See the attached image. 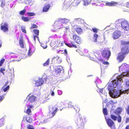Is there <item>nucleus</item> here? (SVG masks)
<instances>
[{
	"instance_id": "f257e3e1",
	"label": "nucleus",
	"mask_w": 129,
	"mask_h": 129,
	"mask_svg": "<svg viewBox=\"0 0 129 129\" xmlns=\"http://www.w3.org/2000/svg\"><path fill=\"white\" fill-rule=\"evenodd\" d=\"M122 79L115 80L112 81V84L109 85L108 89L111 96L114 98H117L122 94L124 93V91L116 90L114 88L120 85Z\"/></svg>"
},
{
	"instance_id": "f03ea898",
	"label": "nucleus",
	"mask_w": 129,
	"mask_h": 129,
	"mask_svg": "<svg viewBox=\"0 0 129 129\" xmlns=\"http://www.w3.org/2000/svg\"><path fill=\"white\" fill-rule=\"evenodd\" d=\"M114 25L117 28H122L125 31L129 30V23L126 20L124 19H119L115 22Z\"/></svg>"
},
{
	"instance_id": "7ed1b4c3",
	"label": "nucleus",
	"mask_w": 129,
	"mask_h": 129,
	"mask_svg": "<svg viewBox=\"0 0 129 129\" xmlns=\"http://www.w3.org/2000/svg\"><path fill=\"white\" fill-rule=\"evenodd\" d=\"M70 20L69 19H60L59 20L56 21L55 23L54 24L56 25L57 26V28H56L55 27V28L56 29H60L61 28H63V29L64 30V33H67V31L69 30V27L67 26L66 27H63V25L62 24H67L69 21Z\"/></svg>"
},
{
	"instance_id": "20e7f679",
	"label": "nucleus",
	"mask_w": 129,
	"mask_h": 129,
	"mask_svg": "<svg viewBox=\"0 0 129 129\" xmlns=\"http://www.w3.org/2000/svg\"><path fill=\"white\" fill-rule=\"evenodd\" d=\"M49 114L48 115L50 118L52 117H53L55 114L56 113L58 110L57 105H55L53 106L52 107H51L49 106Z\"/></svg>"
},
{
	"instance_id": "39448f33",
	"label": "nucleus",
	"mask_w": 129,
	"mask_h": 129,
	"mask_svg": "<svg viewBox=\"0 0 129 129\" xmlns=\"http://www.w3.org/2000/svg\"><path fill=\"white\" fill-rule=\"evenodd\" d=\"M102 56L104 58L108 60L111 55V52L109 49L105 48L101 52Z\"/></svg>"
},
{
	"instance_id": "423d86ee",
	"label": "nucleus",
	"mask_w": 129,
	"mask_h": 129,
	"mask_svg": "<svg viewBox=\"0 0 129 129\" xmlns=\"http://www.w3.org/2000/svg\"><path fill=\"white\" fill-rule=\"evenodd\" d=\"M128 67V65L126 63H123L119 67V71L123 73H126V74H123V75H127V74L128 72L127 68Z\"/></svg>"
},
{
	"instance_id": "0eeeda50",
	"label": "nucleus",
	"mask_w": 129,
	"mask_h": 129,
	"mask_svg": "<svg viewBox=\"0 0 129 129\" xmlns=\"http://www.w3.org/2000/svg\"><path fill=\"white\" fill-rule=\"evenodd\" d=\"M105 120L107 124L111 128V129H116L115 123L111 119H107L105 118Z\"/></svg>"
},
{
	"instance_id": "6e6552de",
	"label": "nucleus",
	"mask_w": 129,
	"mask_h": 129,
	"mask_svg": "<svg viewBox=\"0 0 129 129\" xmlns=\"http://www.w3.org/2000/svg\"><path fill=\"white\" fill-rule=\"evenodd\" d=\"M73 22V23H77L80 24V26L82 27H83L85 25L84 20L80 18L74 19Z\"/></svg>"
},
{
	"instance_id": "1a4fd4ad",
	"label": "nucleus",
	"mask_w": 129,
	"mask_h": 129,
	"mask_svg": "<svg viewBox=\"0 0 129 129\" xmlns=\"http://www.w3.org/2000/svg\"><path fill=\"white\" fill-rule=\"evenodd\" d=\"M81 41H73L71 42V43H65L66 45L70 47H73L74 48H77L76 46V43L80 44L81 43Z\"/></svg>"
},
{
	"instance_id": "9d476101",
	"label": "nucleus",
	"mask_w": 129,
	"mask_h": 129,
	"mask_svg": "<svg viewBox=\"0 0 129 129\" xmlns=\"http://www.w3.org/2000/svg\"><path fill=\"white\" fill-rule=\"evenodd\" d=\"M1 29L4 32H6L8 31V23L6 22L4 23H1Z\"/></svg>"
},
{
	"instance_id": "9b49d317",
	"label": "nucleus",
	"mask_w": 129,
	"mask_h": 129,
	"mask_svg": "<svg viewBox=\"0 0 129 129\" xmlns=\"http://www.w3.org/2000/svg\"><path fill=\"white\" fill-rule=\"evenodd\" d=\"M129 52V47L125 46L122 48L121 52H120L123 55H125L128 54Z\"/></svg>"
},
{
	"instance_id": "f8f14e48",
	"label": "nucleus",
	"mask_w": 129,
	"mask_h": 129,
	"mask_svg": "<svg viewBox=\"0 0 129 129\" xmlns=\"http://www.w3.org/2000/svg\"><path fill=\"white\" fill-rule=\"evenodd\" d=\"M121 32L119 31H115L113 33L112 37L114 39L118 38L121 36Z\"/></svg>"
},
{
	"instance_id": "ddd939ff",
	"label": "nucleus",
	"mask_w": 129,
	"mask_h": 129,
	"mask_svg": "<svg viewBox=\"0 0 129 129\" xmlns=\"http://www.w3.org/2000/svg\"><path fill=\"white\" fill-rule=\"evenodd\" d=\"M124 55L122 54L120 52L118 54V56L117 57V59L119 62H121L125 58Z\"/></svg>"
},
{
	"instance_id": "4468645a",
	"label": "nucleus",
	"mask_w": 129,
	"mask_h": 129,
	"mask_svg": "<svg viewBox=\"0 0 129 129\" xmlns=\"http://www.w3.org/2000/svg\"><path fill=\"white\" fill-rule=\"evenodd\" d=\"M44 83V81L41 78H39L35 82L36 86L38 87L42 85Z\"/></svg>"
},
{
	"instance_id": "2eb2a0df",
	"label": "nucleus",
	"mask_w": 129,
	"mask_h": 129,
	"mask_svg": "<svg viewBox=\"0 0 129 129\" xmlns=\"http://www.w3.org/2000/svg\"><path fill=\"white\" fill-rule=\"evenodd\" d=\"M60 41H53L50 43V45L52 47H58L60 43Z\"/></svg>"
},
{
	"instance_id": "dca6fc26",
	"label": "nucleus",
	"mask_w": 129,
	"mask_h": 129,
	"mask_svg": "<svg viewBox=\"0 0 129 129\" xmlns=\"http://www.w3.org/2000/svg\"><path fill=\"white\" fill-rule=\"evenodd\" d=\"M36 98L34 95H31L30 94L28 95L27 97L28 101L31 102H34Z\"/></svg>"
},
{
	"instance_id": "f3484780",
	"label": "nucleus",
	"mask_w": 129,
	"mask_h": 129,
	"mask_svg": "<svg viewBox=\"0 0 129 129\" xmlns=\"http://www.w3.org/2000/svg\"><path fill=\"white\" fill-rule=\"evenodd\" d=\"M62 69V67L61 66H58L55 69V74L57 75H59Z\"/></svg>"
},
{
	"instance_id": "a211bd4d",
	"label": "nucleus",
	"mask_w": 129,
	"mask_h": 129,
	"mask_svg": "<svg viewBox=\"0 0 129 129\" xmlns=\"http://www.w3.org/2000/svg\"><path fill=\"white\" fill-rule=\"evenodd\" d=\"M118 3L114 1H112L111 2H107L106 3L105 6H109L112 7L116 6L118 5Z\"/></svg>"
},
{
	"instance_id": "6ab92c4d",
	"label": "nucleus",
	"mask_w": 129,
	"mask_h": 129,
	"mask_svg": "<svg viewBox=\"0 0 129 129\" xmlns=\"http://www.w3.org/2000/svg\"><path fill=\"white\" fill-rule=\"evenodd\" d=\"M63 5V9L65 10L68 9L71 6V4L69 2H68L66 3H64Z\"/></svg>"
},
{
	"instance_id": "aec40b11",
	"label": "nucleus",
	"mask_w": 129,
	"mask_h": 129,
	"mask_svg": "<svg viewBox=\"0 0 129 129\" xmlns=\"http://www.w3.org/2000/svg\"><path fill=\"white\" fill-rule=\"evenodd\" d=\"M78 119L81 123H84L86 121L85 118L84 117L80 116Z\"/></svg>"
},
{
	"instance_id": "412c9836",
	"label": "nucleus",
	"mask_w": 129,
	"mask_h": 129,
	"mask_svg": "<svg viewBox=\"0 0 129 129\" xmlns=\"http://www.w3.org/2000/svg\"><path fill=\"white\" fill-rule=\"evenodd\" d=\"M122 108L121 107H118L115 110V113L117 115H119L122 112Z\"/></svg>"
},
{
	"instance_id": "4be33fe9",
	"label": "nucleus",
	"mask_w": 129,
	"mask_h": 129,
	"mask_svg": "<svg viewBox=\"0 0 129 129\" xmlns=\"http://www.w3.org/2000/svg\"><path fill=\"white\" fill-rule=\"evenodd\" d=\"M41 43V45L42 47L43 48L45 49L47 47V42L45 41H42V42H40Z\"/></svg>"
},
{
	"instance_id": "5701e85b",
	"label": "nucleus",
	"mask_w": 129,
	"mask_h": 129,
	"mask_svg": "<svg viewBox=\"0 0 129 129\" xmlns=\"http://www.w3.org/2000/svg\"><path fill=\"white\" fill-rule=\"evenodd\" d=\"M83 5L87 6L90 4L91 0H82Z\"/></svg>"
},
{
	"instance_id": "b1692460",
	"label": "nucleus",
	"mask_w": 129,
	"mask_h": 129,
	"mask_svg": "<svg viewBox=\"0 0 129 129\" xmlns=\"http://www.w3.org/2000/svg\"><path fill=\"white\" fill-rule=\"evenodd\" d=\"M50 7V6L49 4H48L46 5L44 7L43 11V12H46L48 10L49 8Z\"/></svg>"
},
{
	"instance_id": "393cba45",
	"label": "nucleus",
	"mask_w": 129,
	"mask_h": 129,
	"mask_svg": "<svg viewBox=\"0 0 129 129\" xmlns=\"http://www.w3.org/2000/svg\"><path fill=\"white\" fill-rule=\"evenodd\" d=\"M59 56L57 55H56V56L53 57L52 58V59H55L57 61V63H60L61 62V61L60 59H59Z\"/></svg>"
},
{
	"instance_id": "a878e982",
	"label": "nucleus",
	"mask_w": 129,
	"mask_h": 129,
	"mask_svg": "<svg viewBox=\"0 0 129 129\" xmlns=\"http://www.w3.org/2000/svg\"><path fill=\"white\" fill-rule=\"evenodd\" d=\"M80 0H74L72 3V5L73 6H77L80 3Z\"/></svg>"
},
{
	"instance_id": "bb28decb",
	"label": "nucleus",
	"mask_w": 129,
	"mask_h": 129,
	"mask_svg": "<svg viewBox=\"0 0 129 129\" xmlns=\"http://www.w3.org/2000/svg\"><path fill=\"white\" fill-rule=\"evenodd\" d=\"M74 29L75 31L78 34H80L82 32V30L80 28H75Z\"/></svg>"
},
{
	"instance_id": "cd10ccee",
	"label": "nucleus",
	"mask_w": 129,
	"mask_h": 129,
	"mask_svg": "<svg viewBox=\"0 0 129 129\" xmlns=\"http://www.w3.org/2000/svg\"><path fill=\"white\" fill-rule=\"evenodd\" d=\"M71 38L74 40H78L81 39V38L76 35H73Z\"/></svg>"
},
{
	"instance_id": "c85d7f7f",
	"label": "nucleus",
	"mask_w": 129,
	"mask_h": 129,
	"mask_svg": "<svg viewBox=\"0 0 129 129\" xmlns=\"http://www.w3.org/2000/svg\"><path fill=\"white\" fill-rule=\"evenodd\" d=\"M19 41V44L20 47L22 48H24L25 44L24 42L23 41Z\"/></svg>"
},
{
	"instance_id": "c756f323",
	"label": "nucleus",
	"mask_w": 129,
	"mask_h": 129,
	"mask_svg": "<svg viewBox=\"0 0 129 129\" xmlns=\"http://www.w3.org/2000/svg\"><path fill=\"white\" fill-rule=\"evenodd\" d=\"M21 18L25 22L27 21L30 19V18L28 17H25L22 16Z\"/></svg>"
},
{
	"instance_id": "7c9ffc66",
	"label": "nucleus",
	"mask_w": 129,
	"mask_h": 129,
	"mask_svg": "<svg viewBox=\"0 0 129 129\" xmlns=\"http://www.w3.org/2000/svg\"><path fill=\"white\" fill-rule=\"evenodd\" d=\"M73 108L75 109L76 112H79L80 110V108L77 105H75Z\"/></svg>"
},
{
	"instance_id": "2f4dec72",
	"label": "nucleus",
	"mask_w": 129,
	"mask_h": 129,
	"mask_svg": "<svg viewBox=\"0 0 129 129\" xmlns=\"http://www.w3.org/2000/svg\"><path fill=\"white\" fill-rule=\"evenodd\" d=\"M110 117L114 121L116 120L117 118L116 116L112 114H111Z\"/></svg>"
},
{
	"instance_id": "473e14b6",
	"label": "nucleus",
	"mask_w": 129,
	"mask_h": 129,
	"mask_svg": "<svg viewBox=\"0 0 129 129\" xmlns=\"http://www.w3.org/2000/svg\"><path fill=\"white\" fill-rule=\"evenodd\" d=\"M50 62L49 59H48L47 61L43 64L44 66H46L49 64Z\"/></svg>"
},
{
	"instance_id": "72a5a7b5",
	"label": "nucleus",
	"mask_w": 129,
	"mask_h": 129,
	"mask_svg": "<svg viewBox=\"0 0 129 129\" xmlns=\"http://www.w3.org/2000/svg\"><path fill=\"white\" fill-rule=\"evenodd\" d=\"M103 112L105 115H107L108 114V110L106 108H103Z\"/></svg>"
},
{
	"instance_id": "f704fd0d",
	"label": "nucleus",
	"mask_w": 129,
	"mask_h": 129,
	"mask_svg": "<svg viewBox=\"0 0 129 129\" xmlns=\"http://www.w3.org/2000/svg\"><path fill=\"white\" fill-rule=\"evenodd\" d=\"M21 29L23 32L26 33V31L25 29V26H22L21 27Z\"/></svg>"
},
{
	"instance_id": "c9c22d12",
	"label": "nucleus",
	"mask_w": 129,
	"mask_h": 129,
	"mask_svg": "<svg viewBox=\"0 0 129 129\" xmlns=\"http://www.w3.org/2000/svg\"><path fill=\"white\" fill-rule=\"evenodd\" d=\"M68 105L69 107H74V105H73L72 103L71 102H69L68 103Z\"/></svg>"
},
{
	"instance_id": "e433bc0d",
	"label": "nucleus",
	"mask_w": 129,
	"mask_h": 129,
	"mask_svg": "<svg viewBox=\"0 0 129 129\" xmlns=\"http://www.w3.org/2000/svg\"><path fill=\"white\" fill-rule=\"evenodd\" d=\"M27 128L28 129H35L33 125L28 124L27 126Z\"/></svg>"
},
{
	"instance_id": "4c0bfd02",
	"label": "nucleus",
	"mask_w": 129,
	"mask_h": 129,
	"mask_svg": "<svg viewBox=\"0 0 129 129\" xmlns=\"http://www.w3.org/2000/svg\"><path fill=\"white\" fill-rule=\"evenodd\" d=\"M27 14L28 16H33L35 15V13L33 12H27Z\"/></svg>"
},
{
	"instance_id": "58836bf2",
	"label": "nucleus",
	"mask_w": 129,
	"mask_h": 129,
	"mask_svg": "<svg viewBox=\"0 0 129 129\" xmlns=\"http://www.w3.org/2000/svg\"><path fill=\"white\" fill-rule=\"evenodd\" d=\"M57 36L56 35H55L54 36H51L49 37V40H53L54 39V38H55L56 37H57Z\"/></svg>"
},
{
	"instance_id": "ea45409f",
	"label": "nucleus",
	"mask_w": 129,
	"mask_h": 129,
	"mask_svg": "<svg viewBox=\"0 0 129 129\" xmlns=\"http://www.w3.org/2000/svg\"><path fill=\"white\" fill-rule=\"evenodd\" d=\"M117 118V121L119 122H120L121 121V116L119 115Z\"/></svg>"
},
{
	"instance_id": "a19ab883",
	"label": "nucleus",
	"mask_w": 129,
	"mask_h": 129,
	"mask_svg": "<svg viewBox=\"0 0 129 129\" xmlns=\"http://www.w3.org/2000/svg\"><path fill=\"white\" fill-rule=\"evenodd\" d=\"M26 113L28 115L30 114V113H31V111L30 109H27L26 111Z\"/></svg>"
},
{
	"instance_id": "79ce46f5",
	"label": "nucleus",
	"mask_w": 129,
	"mask_h": 129,
	"mask_svg": "<svg viewBox=\"0 0 129 129\" xmlns=\"http://www.w3.org/2000/svg\"><path fill=\"white\" fill-rule=\"evenodd\" d=\"M35 33L37 36L39 35V31L38 30L35 29L34 30Z\"/></svg>"
},
{
	"instance_id": "37998d69",
	"label": "nucleus",
	"mask_w": 129,
	"mask_h": 129,
	"mask_svg": "<svg viewBox=\"0 0 129 129\" xmlns=\"http://www.w3.org/2000/svg\"><path fill=\"white\" fill-rule=\"evenodd\" d=\"M121 44L122 45H127L129 44V41L127 42H121Z\"/></svg>"
},
{
	"instance_id": "c03bdc74",
	"label": "nucleus",
	"mask_w": 129,
	"mask_h": 129,
	"mask_svg": "<svg viewBox=\"0 0 129 129\" xmlns=\"http://www.w3.org/2000/svg\"><path fill=\"white\" fill-rule=\"evenodd\" d=\"M26 11V10L25 9H24L23 10L20 11V15H23L25 13Z\"/></svg>"
},
{
	"instance_id": "a18cd8bd",
	"label": "nucleus",
	"mask_w": 129,
	"mask_h": 129,
	"mask_svg": "<svg viewBox=\"0 0 129 129\" xmlns=\"http://www.w3.org/2000/svg\"><path fill=\"white\" fill-rule=\"evenodd\" d=\"M5 59L3 58L0 61V67L2 66L4 62Z\"/></svg>"
},
{
	"instance_id": "49530a36",
	"label": "nucleus",
	"mask_w": 129,
	"mask_h": 129,
	"mask_svg": "<svg viewBox=\"0 0 129 129\" xmlns=\"http://www.w3.org/2000/svg\"><path fill=\"white\" fill-rule=\"evenodd\" d=\"M93 38L95 40H96L98 37V35L96 34H94L93 35Z\"/></svg>"
},
{
	"instance_id": "de8ad7c7",
	"label": "nucleus",
	"mask_w": 129,
	"mask_h": 129,
	"mask_svg": "<svg viewBox=\"0 0 129 129\" xmlns=\"http://www.w3.org/2000/svg\"><path fill=\"white\" fill-rule=\"evenodd\" d=\"M9 89V85H8L7 86V87L3 89V91H4L5 92L7 91V90H8Z\"/></svg>"
},
{
	"instance_id": "09e8293b",
	"label": "nucleus",
	"mask_w": 129,
	"mask_h": 129,
	"mask_svg": "<svg viewBox=\"0 0 129 129\" xmlns=\"http://www.w3.org/2000/svg\"><path fill=\"white\" fill-rule=\"evenodd\" d=\"M28 55H31L32 53V51H31V48H29L28 51Z\"/></svg>"
},
{
	"instance_id": "8fccbe9b",
	"label": "nucleus",
	"mask_w": 129,
	"mask_h": 129,
	"mask_svg": "<svg viewBox=\"0 0 129 129\" xmlns=\"http://www.w3.org/2000/svg\"><path fill=\"white\" fill-rule=\"evenodd\" d=\"M92 31L95 33H97L98 31V30L96 28H92Z\"/></svg>"
},
{
	"instance_id": "3c124183",
	"label": "nucleus",
	"mask_w": 129,
	"mask_h": 129,
	"mask_svg": "<svg viewBox=\"0 0 129 129\" xmlns=\"http://www.w3.org/2000/svg\"><path fill=\"white\" fill-rule=\"evenodd\" d=\"M125 110L127 114L129 115V105L127 106V108L125 109Z\"/></svg>"
},
{
	"instance_id": "603ef678",
	"label": "nucleus",
	"mask_w": 129,
	"mask_h": 129,
	"mask_svg": "<svg viewBox=\"0 0 129 129\" xmlns=\"http://www.w3.org/2000/svg\"><path fill=\"white\" fill-rule=\"evenodd\" d=\"M4 123V120L2 119H0V127Z\"/></svg>"
},
{
	"instance_id": "864d4df0",
	"label": "nucleus",
	"mask_w": 129,
	"mask_h": 129,
	"mask_svg": "<svg viewBox=\"0 0 129 129\" xmlns=\"http://www.w3.org/2000/svg\"><path fill=\"white\" fill-rule=\"evenodd\" d=\"M37 27V26L35 24H33L31 25L30 28L33 29L35 28H36Z\"/></svg>"
},
{
	"instance_id": "5fc2aeb1",
	"label": "nucleus",
	"mask_w": 129,
	"mask_h": 129,
	"mask_svg": "<svg viewBox=\"0 0 129 129\" xmlns=\"http://www.w3.org/2000/svg\"><path fill=\"white\" fill-rule=\"evenodd\" d=\"M26 120L28 122L30 123H31L32 122V119L30 118H29L28 119V118H27L26 119Z\"/></svg>"
},
{
	"instance_id": "6e6d98bb",
	"label": "nucleus",
	"mask_w": 129,
	"mask_h": 129,
	"mask_svg": "<svg viewBox=\"0 0 129 129\" xmlns=\"http://www.w3.org/2000/svg\"><path fill=\"white\" fill-rule=\"evenodd\" d=\"M36 39H37V40H39L38 37L36 35H34V40H36Z\"/></svg>"
},
{
	"instance_id": "4d7b16f0",
	"label": "nucleus",
	"mask_w": 129,
	"mask_h": 129,
	"mask_svg": "<svg viewBox=\"0 0 129 129\" xmlns=\"http://www.w3.org/2000/svg\"><path fill=\"white\" fill-rule=\"evenodd\" d=\"M5 69L4 68H2L0 70V72L3 73V75L4 74V72H3V71H5Z\"/></svg>"
},
{
	"instance_id": "13d9d810",
	"label": "nucleus",
	"mask_w": 129,
	"mask_h": 129,
	"mask_svg": "<svg viewBox=\"0 0 129 129\" xmlns=\"http://www.w3.org/2000/svg\"><path fill=\"white\" fill-rule=\"evenodd\" d=\"M28 2L29 5L30 6L32 5L33 4V2L32 0H28Z\"/></svg>"
},
{
	"instance_id": "bf43d9fd",
	"label": "nucleus",
	"mask_w": 129,
	"mask_h": 129,
	"mask_svg": "<svg viewBox=\"0 0 129 129\" xmlns=\"http://www.w3.org/2000/svg\"><path fill=\"white\" fill-rule=\"evenodd\" d=\"M50 93L52 96H53L54 95L55 93L53 91H51Z\"/></svg>"
},
{
	"instance_id": "052dcab7",
	"label": "nucleus",
	"mask_w": 129,
	"mask_h": 129,
	"mask_svg": "<svg viewBox=\"0 0 129 129\" xmlns=\"http://www.w3.org/2000/svg\"><path fill=\"white\" fill-rule=\"evenodd\" d=\"M27 107L28 109H30L33 107V106L32 105H28L27 106Z\"/></svg>"
},
{
	"instance_id": "680f3d73",
	"label": "nucleus",
	"mask_w": 129,
	"mask_h": 129,
	"mask_svg": "<svg viewBox=\"0 0 129 129\" xmlns=\"http://www.w3.org/2000/svg\"><path fill=\"white\" fill-rule=\"evenodd\" d=\"M4 97L3 96H0V102L2 101L4 99Z\"/></svg>"
},
{
	"instance_id": "e2e57ef3",
	"label": "nucleus",
	"mask_w": 129,
	"mask_h": 129,
	"mask_svg": "<svg viewBox=\"0 0 129 129\" xmlns=\"http://www.w3.org/2000/svg\"><path fill=\"white\" fill-rule=\"evenodd\" d=\"M129 122V118H127L126 119L125 123H127Z\"/></svg>"
},
{
	"instance_id": "0e129e2a",
	"label": "nucleus",
	"mask_w": 129,
	"mask_h": 129,
	"mask_svg": "<svg viewBox=\"0 0 129 129\" xmlns=\"http://www.w3.org/2000/svg\"><path fill=\"white\" fill-rule=\"evenodd\" d=\"M62 53H64V54L67 55V52L66 49L64 50V51L63 52H62Z\"/></svg>"
},
{
	"instance_id": "69168bd1",
	"label": "nucleus",
	"mask_w": 129,
	"mask_h": 129,
	"mask_svg": "<svg viewBox=\"0 0 129 129\" xmlns=\"http://www.w3.org/2000/svg\"><path fill=\"white\" fill-rule=\"evenodd\" d=\"M103 63L104 64H109V63L107 61L103 62Z\"/></svg>"
},
{
	"instance_id": "338daca9",
	"label": "nucleus",
	"mask_w": 129,
	"mask_h": 129,
	"mask_svg": "<svg viewBox=\"0 0 129 129\" xmlns=\"http://www.w3.org/2000/svg\"><path fill=\"white\" fill-rule=\"evenodd\" d=\"M58 94L60 95H61L62 93V91L60 90H58Z\"/></svg>"
},
{
	"instance_id": "774afa93",
	"label": "nucleus",
	"mask_w": 129,
	"mask_h": 129,
	"mask_svg": "<svg viewBox=\"0 0 129 129\" xmlns=\"http://www.w3.org/2000/svg\"><path fill=\"white\" fill-rule=\"evenodd\" d=\"M125 129H129V124L127 125L125 128Z\"/></svg>"
}]
</instances>
